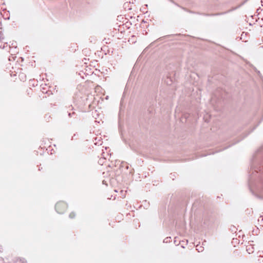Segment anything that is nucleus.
<instances>
[{
    "label": "nucleus",
    "instance_id": "obj_4",
    "mask_svg": "<svg viewBox=\"0 0 263 263\" xmlns=\"http://www.w3.org/2000/svg\"><path fill=\"white\" fill-rule=\"evenodd\" d=\"M171 237H166L163 241L164 242H167L170 241Z\"/></svg>",
    "mask_w": 263,
    "mask_h": 263
},
{
    "label": "nucleus",
    "instance_id": "obj_3",
    "mask_svg": "<svg viewBox=\"0 0 263 263\" xmlns=\"http://www.w3.org/2000/svg\"><path fill=\"white\" fill-rule=\"evenodd\" d=\"M75 216H76V215H75L74 213L72 212V213H71L69 214V218H74V217H75Z\"/></svg>",
    "mask_w": 263,
    "mask_h": 263
},
{
    "label": "nucleus",
    "instance_id": "obj_5",
    "mask_svg": "<svg viewBox=\"0 0 263 263\" xmlns=\"http://www.w3.org/2000/svg\"><path fill=\"white\" fill-rule=\"evenodd\" d=\"M74 114H75V112H72V113L69 112V113H68V116H69V117H72Z\"/></svg>",
    "mask_w": 263,
    "mask_h": 263
},
{
    "label": "nucleus",
    "instance_id": "obj_7",
    "mask_svg": "<svg viewBox=\"0 0 263 263\" xmlns=\"http://www.w3.org/2000/svg\"><path fill=\"white\" fill-rule=\"evenodd\" d=\"M169 81H170V82H171L172 80H167L166 81V83H167L168 85H171V83H170V82H169Z\"/></svg>",
    "mask_w": 263,
    "mask_h": 263
},
{
    "label": "nucleus",
    "instance_id": "obj_8",
    "mask_svg": "<svg viewBox=\"0 0 263 263\" xmlns=\"http://www.w3.org/2000/svg\"><path fill=\"white\" fill-rule=\"evenodd\" d=\"M103 160H104V159H100V160H99V163L100 164H101L102 163H103Z\"/></svg>",
    "mask_w": 263,
    "mask_h": 263
},
{
    "label": "nucleus",
    "instance_id": "obj_2",
    "mask_svg": "<svg viewBox=\"0 0 263 263\" xmlns=\"http://www.w3.org/2000/svg\"><path fill=\"white\" fill-rule=\"evenodd\" d=\"M196 250L199 252H202L203 250V248L201 246H199L197 245L196 246Z\"/></svg>",
    "mask_w": 263,
    "mask_h": 263
},
{
    "label": "nucleus",
    "instance_id": "obj_10",
    "mask_svg": "<svg viewBox=\"0 0 263 263\" xmlns=\"http://www.w3.org/2000/svg\"><path fill=\"white\" fill-rule=\"evenodd\" d=\"M247 251H249V248H247Z\"/></svg>",
    "mask_w": 263,
    "mask_h": 263
},
{
    "label": "nucleus",
    "instance_id": "obj_1",
    "mask_svg": "<svg viewBox=\"0 0 263 263\" xmlns=\"http://www.w3.org/2000/svg\"><path fill=\"white\" fill-rule=\"evenodd\" d=\"M67 208V204L64 202H59L55 206L56 211L59 214H63Z\"/></svg>",
    "mask_w": 263,
    "mask_h": 263
},
{
    "label": "nucleus",
    "instance_id": "obj_9",
    "mask_svg": "<svg viewBox=\"0 0 263 263\" xmlns=\"http://www.w3.org/2000/svg\"><path fill=\"white\" fill-rule=\"evenodd\" d=\"M221 14V13L212 14H210V15H220Z\"/></svg>",
    "mask_w": 263,
    "mask_h": 263
},
{
    "label": "nucleus",
    "instance_id": "obj_6",
    "mask_svg": "<svg viewBox=\"0 0 263 263\" xmlns=\"http://www.w3.org/2000/svg\"><path fill=\"white\" fill-rule=\"evenodd\" d=\"M188 116L186 114H185L183 115V117H182L181 119V121L183 122V118H184L185 119H186L187 118V117Z\"/></svg>",
    "mask_w": 263,
    "mask_h": 263
}]
</instances>
